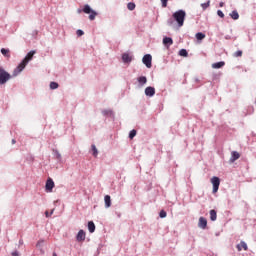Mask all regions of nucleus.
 <instances>
[{"label": "nucleus", "mask_w": 256, "mask_h": 256, "mask_svg": "<svg viewBox=\"0 0 256 256\" xmlns=\"http://www.w3.org/2000/svg\"><path fill=\"white\" fill-rule=\"evenodd\" d=\"M83 13L89 15L90 21H95V18L97 17V12L91 9V6H89V4L84 5Z\"/></svg>", "instance_id": "nucleus-3"}, {"label": "nucleus", "mask_w": 256, "mask_h": 256, "mask_svg": "<svg viewBox=\"0 0 256 256\" xmlns=\"http://www.w3.org/2000/svg\"><path fill=\"white\" fill-rule=\"evenodd\" d=\"M138 83L140 84V85H145L146 83H147V77H145V76H141V77H139L138 78Z\"/></svg>", "instance_id": "nucleus-21"}, {"label": "nucleus", "mask_w": 256, "mask_h": 256, "mask_svg": "<svg viewBox=\"0 0 256 256\" xmlns=\"http://www.w3.org/2000/svg\"><path fill=\"white\" fill-rule=\"evenodd\" d=\"M35 53V50H32L25 56L22 62L15 68L13 72V77H17V75L21 73V71H23L25 67H27V63H29V61L33 59V55H35Z\"/></svg>", "instance_id": "nucleus-1"}, {"label": "nucleus", "mask_w": 256, "mask_h": 256, "mask_svg": "<svg viewBox=\"0 0 256 256\" xmlns=\"http://www.w3.org/2000/svg\"><path fill=\"white\" fill-rule=\"evenodd\" d=\"M221 67H225V62H216L212 64V69H221Z\"/></svg>", "instance_id": "nucleus-14"}, {"label": "nucleus", "mask_w": 256, "mask_h": 256, "mask_svg": "<svg viewBox=\"0 0 256 256\" xmlns=\"http://www.w3.org/2000/svg\"><path fill=\"white\" fill-rule=\"evenodd\" d=\"M210 219L211 221H217V211L210 210Z\"/></svg>", "instance_id": "nucleus-18"}, {"label": "nucleus", "mask_w": 256, "mask_h": 256, "mask_svg": "<svg viewBox=\"0 0 256 256\" xmlns=\"http://www.w3.org/2000/svg\"><path fill=\"white\" fill-rule=\"evenodd\" d=\"M50 215H53V210L51 211Z\"/></svg>", "instance_id": "nucleus-42"}, {"label": "nucleus", "mask_w": 256, "mask_h": 256, "mask_svg": "<svg viewBox=\"0 0 256 256\" xmlns=\"http://www.w3.org/2000/svg\"><path fill=\"white\" fill-rule=\"evenodd\" d=\"M12 144L15 145V139L12 140Z\"/></svg>", "instance_id": "nucleus-40"}, {"label": "nucleus", "mask_w": 256, "mask_h": 256, "mask_svg": "<svg viewBox=\"0 0 256 256\" xmlns=\"http://www.w3.org/2000/svg\"><path fill=\"white\" fill-rule=\"evenodd\" d=\"M163 45H165L166 47H171V45H173V38L164 37L163 38Z\"/></svg>", "instance_id": "nucleus-12"}, {"label": "nucleus", "mask_w": 256, "mask_h": 256, "mask_svg": "<svg viewBox=\"0 0 256 256\" xmlns=\"http://www.w3.org/2000/svg\"><path fill=\"white\" fill-rule=\"evenodd\" d=\"M53 187H55V182H53V179L49 178L46 181V191L51 193L53 191Z\"/></svg>", "instance_id": "nucleus-7"}, {"label": "nucleus", "mask_w": 256, "mask_h": 256, "mask_svg": "<svg viewBox=\"0 0 256 256\" xmlns=\"http://www.w3.org/2000/svg\"><path fill=\"white\" fill-rule=\"evenodd\" d=\"M240 157H241V154H239V152L233 151L231 153L230 163H235V161H237V159H239Z\"/></svg>", "instance_id": "nucleus-11"}, {"label": "nucleus", "mask_w": 256, "mask_h": 256, "mask_svg": "<svg viewBox=\"0 0 256 256\" xmlns=\"http://www.w3.org/2000/svg\"><path fill=\"white\" fill-rule=\"evenodd\" d=\"M211 4V1H208V2H206V3H202L201 4V7H202V9H207L208 7H209V5Z\"/></svg>", "instance_id": "nucleus-28"}, {"label": "nucleus", "mask_w": 256, "mask_h": 256, "mask_svg": "<svg viewBox=\"0 0 256 256\" xmlns=\"http://www.w3.org/2000/svg\"><path fill=\"white\" fill-rule=\"evenodd\" d=\"M53 256H57V253H53Z\"/></svg>", "instance_id": "nucleus-41"}, {"label": "nucleus", "mask_w": 256, "mask_h": 256, "mask_svg": "<svg viewBox=\"0 0 256 256\" xmlns=\"http://www.w3.org/2000/svg\"><path fill=\"white\" fill-rule=\"evenodd\" d=\"M20 245H23V240H19Z\"/></svg>", "instance_id": "nucleus-39"}, {"label": "nucleus", "mask_w": 256, "mask_h": 256, "mask_svg": "<svg viewBox=\"0 0 256 256\" xmlns=\"http://www.w3.org/2000/svg\"><path fill=\"white\" fill-rule=\"evenodd\" d=\"M145 95L146 97H153V95H155V88L151 86L146 87Z\"/></svg>", "instance_id": "nucleus-10"}, {"label": "nucleus", "mask_w": 256, "mask_h": 256, "mask_svg": "<svg viewBox=\"0 0 256 256\" xmlns=\"http://www.w3.org/2000/svg\"><path fill=\"white\" fill-rule=\"evenodd\" d=\"M58 88H59V84L57 82L50 83V89H58Z\"/></svg>", "instance_id": "nucleus-26"}, {"label": "nucleus", "mask_w": 256, "mask_h": 256, "mask_svg": "<svg viewBox=\"0 0 256 256\" xmlns=\"http://www.w3.org/2000/svg\"><path fill=\"white\" fill-rule=\"evenodd\" d=\"M1 53L2 55H4V57H11V54H9L10 53L9 49L2 48Z\"/></svg>", "instance_id": "nucleus-23"}, {"label": "nucleus", "mask_w": 256, "mask_h": 256, "mask_svg": "<svg viewBox=\"0 0 256 256\" xmlns=\"http://www.w3.org/2000/svg\"><path fill=\"white\" fill-rule=\"evenodd\" d=\"M211 183L213 185V193H217L219 191V186L221 185V180L219 177L214 176L211 178Z\"/></svg>", "instance_id": "nucleus-5"}, {"label": "nucleus", "mask_w": 256, "mask_h": 256, "mask_svg": "<svg viewBox=\"0 0 256 256\" xmlns=\"http://www.w3.org/2000/svg\"><path fill=\"white\" fill-rule=\"evenodd\" d=\"M198 227H200V229H207V219L205 217L199 218Z\"/></svg>", "instance_id": "nucleus-9"}, {"label": "nucleus", "mask_w": 256, "mask_h": 256, "mask_svg": "<svg viewBox=\"0 0 256 256\" xmlns=\"http://www.w3.org/2000/svg\"><path fill=\"white\" fill-rule=\"evenodd\" d=\"M230 17L234 19V21H237V19H239V12H237V10L232 11Z\"/></svg>", "instance_id": "nucleus-20"}, {"label": "nucleus", "mask_w": 256, "mask_h": 256, "mask_svg": "<svg viewBox=\"0 0 256 256\" xmlns=\"http://www.w3.org/2000/svg\"><path fill=\"white\" fill-rule=\"evenodd\" d=\"M153 61V57L151 56V54H146L143 56L142 58V62L144 63V65H146V67L148 69H151L152 67V62Z\"/></svg>", "instance_id": "nucleus-6"}, {"label": "nucleus", "mask_w": 256, "mask_h": 256, "mask_svg": "<svg viewBox=\"0 0 256 256\" xmlns=\"http://www.w3.org/2000/svg\"><path fill=\"white\" fill-rule=\"evenodd\" d=\"M135 3H133V2H129L128 4H127V9L129 10V11H135Z\"/></svg>", "instance_id": "nucleus-24"}, {"label": "nucleus", "mask_w": 256, "mask_h": 256, "mask_svg": "<svg viewBox=\"0 0 256 256\" xmlns=\"http://www.w3.org/2000/svg\"><path fill=\"white\" fill-rule=\"evenodd\" d=\"M76 35H77L78 37H81V36L85 35V32H83V30H77V31H76Z\"/></svg>", "instance_id": "nucleus-32"}, {"label": "nucleus", "mask_w": 256, "mask_h": 256, "mask_svg": "<svg viewBox=\"0 0 256 256\" xmlns=\"http://www.w3.org/2000/svg\"><path fill=\"white\" fill-rule=\"evenodd\" d=\"M197 41H203V39H205L206 35L203 32H198L195 35Z\"/></svg>", "instance_id": "nucleus-17"}, {"label": "nucleus", "mask_w": 256, "mask_h": 256, "mask_svg": "<svg viewBox=\"0 0 256 256\" xmlns=\"http://www.w3.org/2000/svg\"><path fill=\"white\" fill-rule=\"evenodd\" d=\"M168 25L171 27L173 25V18H170L168 21H167Z\"/></svg>", "instance_id": "nucleus-34"}, {"label": "nucleus", "mask_w": 256, "mask_h": 256, "mask_svg": "<svg viewBox=\"0 0 256 256\" xmlns=\"http://www.w3.org/2000/svg\"><path fill=\"white\" fill-rule=\"evenodd\" d=\"M91 149H92V151H93L92 155H93L94 157H97V155H99V151L97 150V146H95V144H92V145H91Z\"/></svg>", "instance_id": "nucleus-22"}, {"label": "nucleus", "mask_w": 256, "mask_h": 256, "mask_svg": "<svg viewBox=\"0 0 256 256\" xmlns=\"http://www.w3.org/2000/svg\"><path fill=\"white\" fill-rule=\"evenodd\" d=\"M217 15H218V17H221V19H223L225 17V14L221 10L217 11Z\"/></svg>", "instance_id": "nucleus-31"}, {"label": "nucleus", "mask_w": 256, "mask_h": 256, "mask_svg": "<svg viewBox=\"0 0 256 256\" xmlns=\"http://www.w3.org/2000/svg\"><path fill=\"white\" fill-rule=\"evenodd\" d=\"M12 256H19V252H17V251L12 252Z\"/></svg>", "instance_id": "nucleus-36"}, {"label": "nucleus", "mask_w": 256, "mask_h": 256, "mask_svg": "<svg viewBox=\"0 0 256 256\" xmlns=\"http://www.w3.org/2000/svg\"><path fill=\"white\" fill-rule=\"evenodd\" d=\"M161 219H165V217H167V212H165V210H161L159 213Z\"/></svg>", "instance_id": "nucleus-30"}, {"label": "nucleus", "mask_w": 256, "mask_h": 256, "mask_svg": "<svg viewBox=\"0 0 256 256\" xmlns=\"http://www.w3.org/2000/svg\"><path fill=\"white\" fill-rule=\"evenodd\" d=\"M179 55H180V57H187L189 55V53L187 52L186 49H181L179 51Z\"/></svg>", "instance_id": "nucleus-25"}, {"label": "nucleus", "mask_w": 256, "mask_h": 256, "mask_svg": "<svg viewBox=\"0 0 256 256\" xmlns=\"http://www.w3.org/2000/svg\"><path fill=\"white\" fill-rule=\"evenodd\" d=\"M85 231L83 230H79L77 236H76V241H78V243H83V241H85Z\"/></svg>", "instance_id": "nucleus-8"}, {"label": "nucleus", "mask_w": 256, "mask_h": 256, "mask_svg": "<svg viewBox=\"0 0 256 256\" xmlns=\"http://www.w3.org/2000/svg\"><path fill=\"white\" fill-rule=\"evenodd\" d=\"M247 251L248 247H247V243H245L244 241H241L240 244L237 245V250L238 251Z\"/></svg>", "instance_id": "nucleus-13"}, {"label": "nucleus", "mask_w": 256, "mask_h": 256, "mask_svg": "<svg viewBox=\"0 0 256 256\" xmlns=\"http://www.w3.org/2000/svg\"><path fill=\"white\" fill-rule=\"evenodd\" d=\"M11 79V74L0 68V85H5Z\"/></svg>", "instance_id": "nucleus-4"}, {"label": "nucleus", "mask_w": 256, "mask_h": 256, "mask_svg": "<svg viewBox=\"0 0 256 256\" xmlns=\"http://www.w3.org/2000/svg\"><path fill=\"white\" fill-rule=\"evenodd\" d=\"M122 60H123L124 63H131L132 58H131V56L129 54L124 53L122 55Z\"/></svg>", "instance_id": "nucleus-15"}, {"label": "nucleus", "mask_w": 256, "mask_h": 256, "mask_svg": "<svg viewBox=\"0 0 256 256\" xmlns=\"http://www.w3.org/2000/svg\"><path fill=\"white\" fill-rule=\"evenodd\" d=\"M45 216H46V217H51V215L49 214V211H46V212H45Z\"/></svg>", "instance_id": "nucleus-37"}, {"label": "nucleus", "mask_w": 256, "mask_h": 256, "mask_svg": "<svg viewBox=\"0 0 256 256\" xmlns=\"http://www.w3.org/2000/svg\"><path fill=\"white\" fill-rule=\"evenodd\" d=\"M234 57H243V51L238 50L233 54Z\"/></svg>", "instance_id": "nucleus-27"}, {"label": "nucleus", "mask_w": 256, "mask_h": 256, "mask_svg": "<svg viewBox=\"0 0 256 256\" xmlns=\"http://www.w3.org/2000/svg\"><path fill=\"white\" fill-rule=\"evenodd\" d=\"M43 245V240H39L36 244V247H41Z\"/></svg>", "instance_id": "nucleus-35"}, {"label": "nucleus", "mask_w": 256, "mask_h": 256, "mask_svg": "<svg viewBox=\"0 0 256 256\" xmlns=\"http://www.w3.org/2000/svg\"><path fill=\"white\" fill-rule=\"evenodd\" d=\"M174 21H176L178 27H183L185 25V17H187V13L185 10H178L172 15Z\"/></svg>", "instance_id": "nucleus-2"}, {"label": "nucleus", "mask_w": 256, "mask_h": 256, "mask_svg": "<svg viewBox=\"0 0 256 256\" xmlns=\"http://www.w3.org/2000/svg\"><path fill=\"white\" fill-rule=\"evenodd\" d=\"M88 230L91 233H95V223H93V221L88 222Z\"/></svg>", "instance_id": "nucleus-19"}, {"label": "nucleus", "mask_w": 256, "mask_h": 256, "mask_svg": "<svg viewBox=\"0 0 256 256\" xmlns=\"http://www.w3.org/2000/svg\"><path fill=\"white\" fill-rule=\"evenodd\" d=\"M169 0H161V3H162V7H167V3H168Z\"/></svg>", "instance_id": "nucleus-33"}, {"label": "nucleus", "mask_w": 256, "mask_h": 256, "mask_svg": "<svg viewBox=\"0 0 256 256\" xmlns=\"http://www.w3.org/2000/svg\"><path fill=\"white\" fill-rule=\"evenodd\" d=\"M135 135H137V130L130 131V133H129L130 139H133L135 137Z\"/></svg>", "instance_id": "nucleus-29"}, {"label": "nucleus", "mask_w": 256, "mask_h": 256, "mask_svg": "<svg viewBox=\"0 0 256 256\" xmlns=\"http://www.w3.org/2000/svg\"><path fill=\"white\" fill-rule=\"evenodd\" d=\"M104 201H105V207L106 209H109V207H111V196L106 195L104 197Z\"/></svg>", "instance_id": "nucleus-16"}, {"label": "nucleus", "mask_w": 256, "mask_h": 256, "mask_svg": "<svg viewBox=\"0 0 256 256\" xmlns=\"http://www.w3.org/2000/svg\"><path fill=\"white\" fill-rule=\"evenodd\" d=\"M225 3L224 2H220L219 7H224Z\"/></svg>", "instance_id": "nucleus-38"}]
</instances>
